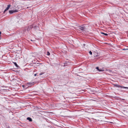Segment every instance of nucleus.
<instances>
[{
	"mask_svg": "<svg viewBox=\"0 0 128 128\" xmlns=\"http://www.w3.org/2000/svg\"><path fill=\"white\" fill-rule=\"evenodd\" d=\"M12 8H13L14 10V12H18V10L19 9V7L18 6L16 7L14 6L12 7Z\"/></svg>",
	"mask_w": 128,
	"mask_h": 128,
	"instance_id": "1",
	"label": "nucleus"
},
{
	"mask_svg": "<svg viewBox=\"0 0 128 128\" xmlns=\"http://www.w3.org/2000/svg\"><path fill=\"white\" fill-rule=\"evenodd\" d=\"M77 30L81 31H83L85 30V27L80 26L77 28Z\"/></svg>",
	"mask_w": 128,
	"mask_h": 128,
	"instance_id": "2",
	"label": "nucleus"
},
{
	"mask_svg": "<svg viewBox=\"0 0 128 128\" xmlns=\"http://www.w3.org/2000/svg\"><path fill=\"white\" fill-rule=\"evenodd\" d=\"M114 86L118 87V88H128L126 87H124L123 86H120L119 85L117 84H114Z\"/></svg>",
	"mask_w": 128,
	"mask_h": 128,
	"instance_id": "3",
	"label": "nucleus"
},
{
	"mask_svg": "<svg viewBox=\"0 0 128 128\" xmlns=\"http://www.w3.org/2000/svg\"><path fill=\"white\" fill-rule=\"evenodd\" d=\"M10 6H10V4H9L8 5L7 7L6 8V9L4 10L3 13L4 14L5 12L9 9V8H10Z\"/></svg>",
	"mask_w": 128,
	"mask_h": 128,
	"instance_id": "4",
	"label": "nucleus"
},
{
	"mask_svg": "<svg viewBox=\"0 0 128 128\" xmlns=\"http://www.w3.org/2000/svg\"><path fill=\"white\" fill-rule=\"evenodd\" d=\"M27 84H28L30 86H32L34 84V82H28Z\"/></svg>",
	"mask_w": 128,
	"mask_h": 128,
	"instance_id": "5",
	"label": "nucleus"
},
{
	"mask_svg": "<svg viewBox=\"0 0 128 128\" xmlns=\"http://www.w3.org/2000/svg\"><path fill=\"white\" fill-rule=\"evenodd\" d=\"M98 52H97V51H96V52H95V53L94 54V56L96 57H97L98 56Z\"/></svg>",
	"mask_w": 128,
	"mask_h": 128,
	"instance_id": "6",
	"label": "nucleus"
},
{
	"mask_svg": "<svg viewBox=\"0 0 128 128\" xmlns=\"http://www.w3.org/2000/svg\"><path fill=\"white\" fill-rule=\"evenodd\" d=\"M27 120H29L30 122H32V120L31 118L30 117H28L27 118Z\"/></svg>",
	"mask_w": 128,
	"mask_h": 128,
	"instance_id": "7",
	"label": "nucleus"
},
{
	"mask_svg": "<svg viewBox=\"0 0 128 128\" xmlns=\"http://www.w3.org/2000/svg\"><path fill=\"white\" fill-rule=\"evenodd\" d=\"M9 12L10 14H12L13 13L15 12H14V10H9Z\"/></svg>",
	"mask_w": 128,
	"mask_h": 128,
	"instance_id": "8",
	"label": "nucleus"
},
{
	"mask_svg": "<svg viewBox=\"0 0 128 128\" xmlns=\"http://www.w3.org/2000/svg\"><path fill=\"white\" fill-rule=\"evenodd\" d=\"M96 69L98 70V71H99V72H100L101 71H102V70H100L99 69V68L98 67H97L96 68Z\"/></svg>",
	"mask_w": 128,
	"mask_h": 128,
	"instance_id": "9",
	"label": "nucleus"
},
{
	"mask_svg": "<svg viewBox=\"0 0 128 128\" xmlns=\"http://www.w3.org/2000/svg\"><path fill=\"white\" fill-rule=\"evenodd\" d=\"M101 34H104V35H105V36H108V34H106V33H105L104 32H101Z\"/></svg>",
	"mask_w": 128,
	"mask_h": 128,
	"instance_id": "10",
	"label": "nucleus"
},
{
	"mask_svg": "<svg viewBox=\"0 0 128 128\" xmlns=\"http://www.w3.org/2000/svg\"><path fill=\"white\" fill-rule=\"evenodd\" d=\"M14 65L16 66V67H18V66L16 62H14Z\"/></svg>",
	"mask_w": 128,
	"mask_h": 128,
	"instance_id": "11",
	"label": "nucleus"
},
{
	"mask_svg": "<svg viewBox=\"0 0 128 128\" xmlns=\"http://www.w3.org/2000/svg\"><path fill=\"white\" fill-rule=\"evenodd\" d=\"M50 53L48 52H47V55L48 56V55H50Z\"/></svg>",
	"mask_w": 128,
	"mask_h": 128,
	"instance_id": "12",
	"label": "nucleus"
},
{
	"mask_svg": "<svg viewBox=\"0 0 128 128\" xmlns=\"http://www.w3.org/2000/svg\"><path fill=\"white\" fill-rule=\"evenodd\" d=\"M89 53L91 55L92 54V53L91 51H90L89 52Z\"/></svg>",
	"mask_w": 128,
	"mask_h": 128,
	"instance_id": "13",
	"label": "nucleus"
},
{
	"mask_svg": "<svg viewBox=\"0 0 128 128\" xmlns=\"http://www.w3.org/2000/svg\"><path fill=\"white\" fill-rule=\"evenodd\" d=\"M31 28V27H29L28 29V30H30Z\"/></svg>",
	"mask_w": 128,
	"mask_h": 128,
	"instance_id": "14",
	"label": "nucleus"
},
{
	"mask_svg": "<svg viewBox=\"0 0 128 128\" xmlns=\"http://www.w3.org/2000/svg\"><path fill=\"white\" fill-rule=\"evenodd\" d=\"M43 74V73H41L39 74V75L40 76H41V75L42 74Z\"/></svg>",
	"mask_w": 128,
	"mask_h": 128,
	"instance_id": "15",
	"label": "nucleus"
},
{
	"mask_svg": "<svg viewBox=\"0 0 128 128\" xmlns=\"http://www.w3.org/2000/svg\"><path fill=\"white\" fill-rule=\"evenodd\" d=\"M128 50V49H124H124H122V50Z\"/></svg>",
	"mask_w": 128,
	"mask_h": 128,
	"instance_id": "16",
	"label": "nucleus"
},
{
	"mask_svg": "<svg viewBox=\"0 0 128 128\" xmlns=\"http://www.w3.org/2000/svg\"><path fill=\"white\" fill-rule=\"evenodd\" d=\"M34 76H36V74H35L34 75Z\"/></svg>",
	"mask_w": 128,
	"mask_h": 128,
	"instance_id": "17",
	"label": "nucleus"
},
{
	"mask_svg": "<svg viewBox=\"0 0 128 128\" xmlns=\"http://www.w3.org/2000/svg\"><path fill=\"white\" fill-rule=\"evenodd\" d=\"M1 32H0V36L1 35Z\"/></svg>",
	"mask_w": 128,
	"mask_h": 128,
	"instance_id": "18",
	"label": "nucleus"
},
{
	"mask_svg": "<svg viewBox=\"0 0 128 128\" xmlns=\"http://www.w3.org/2000/svg\"><path fill=\"white\" fill-rule=\"evenodd\" d=\"M31 40V41H33V40Z\"/></svg>",
	"mask_w": 128,
	"mask_h": 128,
	"instance_id": "19",
	"label": "nucleus"
},
{
	"mask_svg": "<svg viewBox=\"0 0 128 128\" xmlns=\"http://www.w3.org/2000/svg\"><path fill=\"white\" fill-rule=\"evenodd\" d=\"M84 46H85V44H84Z\"/></svg>",
	"mask_w": 128,
	"mask_h": 128,
	"instance_id": "20",
	"label": "nucleus"
},
{
	"mask_svg": "<svg viewBox=\"0 0 128 128\" xmlns=\"http://www.w3.org/2000/svg\"><path fill=\"white\" fill-rule=\"evenodd\" d=\"M84 46H85V44H84Z\"/></svg>",
	"mask_w": 128,
	"mask_h": 128,
	"instance_id": "21",
	"label": "nucleus"
}]
</instances>
